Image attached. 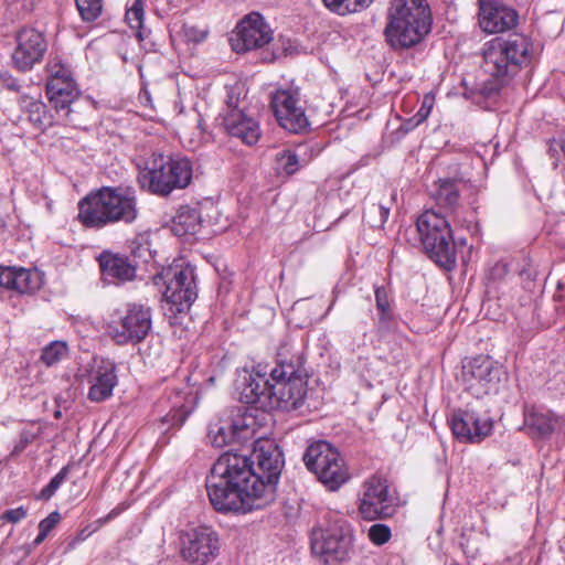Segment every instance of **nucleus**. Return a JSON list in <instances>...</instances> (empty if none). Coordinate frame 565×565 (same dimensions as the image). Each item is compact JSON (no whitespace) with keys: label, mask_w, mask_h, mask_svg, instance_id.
Here are the masks:
<instances>
[{"label":"nucleus","mask_w":565,"mask_h":565,"mask_svg":"<svg viewBox=\"0 0 565 565\" xmlns=\"http://www.w3.org/2000/svg\"><path fill=\"white\" fill-rule=\"evenodd\" d=\"M55 416H56V417H60V416H61V412H56V413H55Z\"/></svg>","instance_id":"6e6d98bb"},{"label":"nucleus","mask_w":565,"mask_h":565,"mask_svg":"<svg viewBox=\"0 0 565 565\" xmlns=\"http://www.w3.org/2000/svg\"><path fill=\"white\" fill-rule=\"evenodd\" d=\"M313 157V149L307 143H299L294 149H285L276 154L278 168L286 174H294L306 167Z\"/></svg>","instance_id":"cd10ccee"},{"label":"nucleus","mask_w":565,"mask_h":565,"mask_svg":"<svg viewBox=\"0 0 565 565\" xmlns=\"http://www.w3.org/2000/svg\"><path fill=\"white\" fill-rule=\"evenodd\" d=\"M15 40L17 46L12 53L14 67L21 72L32 70L46 52L47 43L44 35L33 28H23L17 33Z\"/></svg>","instance_id":"6ab92c4d"},{"label":"nucleus","mask_w":565,"mask_h":565,"mask_svg":"<svg viewBox=\"0 0 565 565\" xmlns=\"http://www.w3.org/2000/svg\"><path fill=\"white\" fill-rule=\"evenodd\" d=\"M99 266L104 279L108 282L129 281L136 276V267L125 256L104 253L99 257Z\"/></svg>","instance_id":"a878e982"},{"label":"nucleus","mask_w":565,"mask_h":565,"mask_svg":"<svg viewBox=\"0 0 565 565\" xmlns=\"http://www.w3.org/2000/svg\"><path fill=\"white\" fill-rule=\"evenodd\" d=\"M38 271L23 267H0V286L19 294H30L41 287Z\"/></svg>","instance_id":"393cba45"},{"label":"nucleus","mask_w":565,"mask_h":565,"mask_svg":"<svg viewBox=\"0 0 565 565\" xmlns=\"http://www.w3.org/2000/svg\"><path fill=\"white\" fill-rule=\"evenodd\" d=\"M416 227L428 257L445 270H452L457 253L449 221L428 210L418 216Z\"/></svg>","instance_id":"6e6552de"},{"label":"nucleus","mask_w":565,"mask_h":565,"mask_svg":"<svg viewBox=\"0 0 565 565\" xmlns=\"http://www.w3.org/2000/svg\"><path fill=\"white\" fill-rule=\"evenodd\" d=\"M46 95L60 119L64 124H74L71 105L79 96L74 78L60 83H46Z\"/></svg>","instance_id":"5701e85b"},{"label":"nucleus","mask_w":565,"mask_h":565,"mask_svg":"<svg viewBox=\"0 0 565 565\" xmlns=\"http://www.w3.org/2000/svg\"><path fill=\"white\" fill-rule=\"evenodd\" d=\"M248 130H249V147L253 143H257L258 141H262L264 139L260 128H259V124L252 120V118H249Z\"/></svg>","instance_id":"603ef678"},{"label":"nucleus","mask_w":565,"mask_h":565,"mask_svg":"<svg viewBox=\"0 0 565 565\" xmlns=\"http://www.w3.org/2000/svg\"><path fill=\"white\" fill-rule=\"evenodd\" d=\"M88 399L94 403H100L113 395V391L118 383L116 365L106 360L95 361L88 373Z\"/></svg>","instance_id":"4be33fe9"},{"label":"nucleus","mask_w":565,"mask_h":565,"mask_svg":"<svg viewBox=\"0 0 565 565\" xmlns=\"http://www.w3.org/2000/svg\"><path fill=\"white\" fill-rule=\"evenodd\" d=\"M396 498L386 479L373 476L363 482L359 498V512L365 520L391 516Z\"/></svg>","instance_id":"2eb2a0df"},{"label":"nucleus","mask_w":565,"mask_h":565,"mask_svg":"<svg viewBox=\"0 0 565 565\" xmlns=\"http://www.w3.org/2000/svg\"><path fill=\"white\" fill-rule=\"evenodd\" d=\"M28 511L23 507H19L17 509H10L2 513L1 520L10 522V523H18L24 518H26Z\"/></svg>","instance_id":"09e8293b"},{"label":"nucleus","mask_w":565,"mask_h":565,"mask_svg":"<svg viewBox=\"0 0 565 565\" xmlns=\"http://www.w3.org/2000/svg\"><path fill=\"white\" fill-rule=\"evenodd\" d=\"M247 370L243 367L238 371L237 379L234 381L233 397L239 404L228 407L221 416L228 430L234 445L244 446L247 441Z\"/></svg>","instance_id":"a211bd4d"},{"label":"nucleus","mask_w":565,"mask_h":565,"mask_svg":"<svg viewBox=\"0 0 565 565\" xmlns=\"http://www.w3.org/2000/svg\"><path fill=\"white\" fill-rule=\"evenodd\" d=\"M284 465L282 452L271 438L258 436L249 452V512L275 500Z\"/></svg>","instance_id":"20e7f679"},{"label":"nucleus","mask_w":565,"mask_h":565,"mask_svg":"<svg viewBox=\"0 0 565 565\" xmlns=\"http://www.w3.org/2000/svg\"><path fill=\"white\" fill-rule=\"evenodd\" d=\"M255 398V392L249 390V418L253 419V423L249 422V429H252L253 435L256 434L257 429H264L260 436L267 437L266 435L270 431L274 420L270 411L275 407H263Z\"/></svg>","instance_id":"c85d7f7f"},{"label":"nucleus","mask_w":565,"mask_h":565,"mask_svg":"<svg viewBox=\"0 0 565 565\" xmlns=\"http://www.w3.org/2000/svg\"><path fill=\"white\" fill-rule=\"evenodd\" d=\"M303 364V355L297 353L289 361L279 359L275 366L254 365L249 372V390L255 392L256 402L263 407L299 408L306 395Z\"/></svg>","instance_id":"f257e3e1"},{"label":"nucleus","mask_w":565,"mask_h":565,"mask_svg":"<svg viewBox=\"0 0 565 565\" xmlns=\"http://www.w3.org/2000/svg\"><path fill=\"white\" fill-rule=\"evenodd\" d=\"M211 504L221 513L247 512V455L228 450L211 468L206 479Z\"/></svg>","instance_id":"f03ea898"},{"label":"nucleus","mask_w":565,"mask_h":565,"mask_svg":"<svg viewBox=\"0 0 565 565\" xmlns=\"http://www.w3.org/2000/svg\"><path fill=\"white\" fill-rule=\"evenodd\" d=\"M228 110L224 116L223 126L226 132L239 139L244 145L247 143V116L246 105L244 99L235 98L233 95L228 96L227 100Z\"/></svg>","instance_id":"bb28decb"},{"label":"nucleus","mask_w":565,"mask_h":565,"mask_svg":"<svg viewBox=\"0 0 565 565\" xmlns=\"http://www.w3.org/2000/svg\"><path fill=\"white\" fill-rule=\"evenodd\" d=\"M136 190L130 186H103L78 202V220L89 228L115 223H134L139 214Z\"/></svg>","instance_id":"7ed1b4c3"},{"label":"nucleus","mask_w":565,"mask_h":565,"mask_svg":"<svg viewBox=\"0 0 565 565\" xmlns=\"http://www.w3.org/2000/svg\"><path fill=\"white\" fill-rule=\"evenodd\" d=\"M377 312H379V320L376 322L377 332L381 334L391 332L396 326V321H395L394 315L392 312V309H388L385 311H377Z\"/></svg>","instance_id":"a18cd8bd"},{"label":"nucleus","mask_w":565,"mask_h":565,"mask_svg":"<svg viewBox=\"0 0 565 565\" xmlns=\"http://www.w3.org/2000/svg\"><path fill=\"white\" fill-rule=\"evenodd\" d=\"M61 521V514L58 511H53L39 523V534L33 541L35 546L40 545L49 535V533Z\"/></svg>","instance_id":"79ce46f5"},{"label":"nucleus","mask_w":565,"mask_h":565,"mask_svg":"<svg viewBox=\"0 0 565 565\" xmlns=\"http://www.w3.org/2000/svg\"><path fill=\"white\" fill-rule=\"evenodd\" d=\"M66 343L62 341H53L43 349L41 354V361L45 365L52 366L60 362L64 356H66Z\"/></svg>","instance_id":"e433bc0d"},{"label":"nucleus","mask_w":565,"mask_h":565,"mask_svg":"<svg viewBox=\"0 0 565 565\" xmlns=\"http://www.w3.org/2000/svg\"><path fill=\"white\" fill-rule=\"evenodd\" d=\"M232 50L236 53L247 51V15H244L228 35Z\"/></svg>","instance_id":"f704fd0d"},{"label":"nucleus","mask_w":565,"mask_h":565,"mask_svg":"<svg viewBox=\"0 0 565 565\" xmlns=\"http://www.w3.org/2000/svg\"><path fill=\"white\" fill-rule=\"evenodd\" d=\"M145 17L143 1L135 0L132 7L127 10L126 19L134 29H141Z\"/></svg>","instance_id":"c03bdc74"},{"label":"nucleus","mask_w":565,"mask_h":565,"mask_svg":"<svg viewBox=\"0 0 565 565\" xmlns=\"http://www.w3.org/2000/svg\"><path fill=\"white\" fill-rule=\"evenodd\" d=\"M524 427L533 437L548 438L562 424L563 419L552 411L541 406H524Z\"/></svg>","instance_id":"b1692460"},{"label":"nucleus","mask_w":565,"mask_h":565,"mask_svg":"<svg viewBox=\"0 0 565 565\" xmlns=\"http://www.w3.org/2000/svg\"><path fill=\"white\" fill-rule=\"evenodd\" d=\"M151 309L139 303H128L110 316L108 335L117 344L139 343L151 330Z\"/></svg>","instance_id":"f8f14e48"},{"label":"nucleus","mask_w":565,"mask_h":565,"mask_svg":"<svg viewBox=\"0 0 565 565\" xmlns=\"http://www.w3.org/2000/svg\"><path fill=\"white\" fill-rule=\"evenodd\" d=\"M431 24V11L426 0H392L384 33L393 49H409L430 32Z\"/></svg>","instance_id":"39448f33"},{"label":"nucleus","mask_w":565,"mask_h":565,"mask_svg":"<svg viewBox=\"0 0 565 565\" xmlns=\"http://www.w3.org/2000/svg\"><path fill=\"white\" fill-rule=\"evenodd\" d=\"M507 373L501 363L489 355H477L463 365L465 387L476 397L498 393L499 385Z\"/></svg>","instance_id":"ddd939ff"},{"label":"nucleus","mask_w":565,"mask_h":565,"mask_svg":"<svg viewBox=\"0 0 565 565\" xmlns=\"http://www.w3.org/2000/svg\"><path fill=\"white\" fill-rule=\"evenodd\" d=\"M168 401L170 403V411L163 417V422L179 427L190 414L186 406V396L181 391H175L168 396Z\"/></svg>","instance_id":"2f4dec72"},{"label":"nucleus","mask_w":565,"mask_h":565,"mask_svg":"<svg viewBox=\"0 0 565 565\" xmlns=\"http://www.w3.org/2000/svg\"><path fill=\"white\" fill-rule=\"evenodd\" d=\"M448 425L455 438L465 444L481 443L493 430V420L488 415L469 407L455 409Z\"/></svg>","instance_id":"f3484780"},{"label":"nucleus","mask_w":565,"mask_h":565,"mask_svg":"<svg viewBox=\"0 0 565 565\" xmlns=\"http://www.w3.org/2000/svg\"><path fill=\"white\" fill-rule=\"evenodd\" d=\"M392 531L388 525L384 523H376L370 526L367 531L369 540L377 546H381L390 541Z\"/></svg>","instance_id":"37998d69"},{"label":"nucleus","mask_w":565,"mask_h":565,"mask_svg":"<svg viewBox=\"0 0 565 565\" xmlns=\"http://www.w3.org/2000/svg\"><path fill=\"white\" fill-rule=\"evenodd\" d=\"M434 198L440 207L455 211L459 202V183L454 179H439L436 182Z\"/></svg>","instance_id":"c756f323"},{"label":"nucleus","mask_w":565,"mask_h":565,"mask_svg":"<svg viewBox=\"0 0 565 565\" xmlns=\"http://www.w3.org/2000/svg\"><path fill=\"white\" fill-rule=\"evenodd\" d=\"M519 21L518 12L498 0H479V25L494 34L513 29Z\"/></svg>","instance_id":"aec40b11"},{"label":"nucleus","mask_w":565,"mask_h":565,"mask_svg":"<svg viewBox=\"0 0 565 565\" xmlns=\"http://www.w3.org/2000/svg\"><path fill=\"white\" fill-rule=\"evenodd\" d=\"M374 296L377 311H385L391 309V301L385 287H376Z\"/></svg>","instance_id":"de8ad7c7"},{"label":"nucleus","mask_w":565,"mask_h":565,"mask_svg":"<svg viewBox=\"0 0 565 565\" xmlns=\"http://www.w3.org/2000/svg\"><path fill=\"white\" fill-rule=\"evenodd\" d=\"M180 556L190 564L205 565L220 551L218 534L206 525L191 527L180 534Z\"/></svg>","instance_id":"4468645a"},{"label":"nucleus","mask_w":565,"mask_h":565,"mask_svg":"<svg viewBox=\"0 0 565 565\" xmlns=\"http://www.w3.org/2000/svg\"><path fill=\"white\" fill-rule=\"evenodd\" d=\"M354 533L351 524L340 515H331L324 523L312 529L310 542L315 555L327 563H344L354 555Z\"/></svg>","instance_id":"1a4fd4ad"},{"label":"nucleus","mask_w":565,"mask_h":565,"mask_svg":"<svg viewBox=\"0 0 565 565\" xmlns=\"http://www.w3.org/2000/svg\"><path fill=\"white\" fill-rule=\"evenodd\" d=\"M302 459L307 469L330 491L339 490L350 480L349 468L343 457L328 441L310 444Z\"/></svg>","instance_id":"9d476101"},{"label":"nucleus","mask_w":565,"mask_h":565,"mask_svg":"<svg viewBox=\"0 0 565 565\" xmlns=\"http://www.w3.org/2000/svg\"><path fill=\"white\" fill-rule=\"evenodd\" d=\"M423 120H419L418 116L415 114L414 116L405 119L402 125L399 126V131H402L404 135L408 134L409 131L414 130L416 127H418Z\"/></svg>","instance_id":"864d4df0"},{"label":"nucleus","mask_w":565,"mask_h":565,"mask_svg":"<svg viewBox=\"0 0 565 565\" xmlns=\"http://www.w3.org/2000/svg\"><path fill=\"white\" fill-rule=\"evenodd\" d=\"M11 88H13V89H18V86H17L15 84H12V85H11Z\"/></svg>","instance_id":"5fc2aeb1"},{"label":"nucleus","mask_w":565,"mask_h":565,"mask_svg":"<svg viewBox=\"0 0 565 565\" xmlns=\"http://www.w3.org/2000/svg\"><path fill=\"white\" fill-rule=\"evenodd\" d=\"M532 43L521 34L494 38L482 46V67L499 81H507L531 62Z\"/></svg>","instance_id":"0eeeda50"},{"label":"nucleus","mask_w":565,"mask_h":565,"mask_svg":"<svg viewBox=\"0 0 565 565\" xmlns=\"http://www.w3.org/2000/svg\"><path fill=\"white\" fill-rule=\"evenodd\" d=\"M390 211L391 207L385 204L372 203L366 207L364 218L367 220V223L372 227L380 228L386 223L390 216Z\"/></svg>","instance_id":"c9c22d12"},{"label":"nucleus","mask_w":565,"mask_h":565,"mask_svg":"<svg viewBox=\"0 0 565 565\" xmlns=\"http://www.w3.org/2000/svg\"><path fill=\"white\" fill-rule=\"evenodd\" d=\"M70 472V466H64L45 486L40 494L38 495V499L42 500H49L51 499L54 493L57 491V489L61 487V484L66 480Z\"/></svg>","instance_id":"a19ab883"},{"label":"nucleus","mask_w":565,"mask_h":565,"mask_svg":"<svg viewBox=\"0 0 565 565\" xmlns=\"http://www.w3.org/2000/svg\"><path fill=\"white\" fill-rule=\"evenodd\" d=\"M192 163L185 157H169L153 152L139 169L138 183L151 194L168 196L185 189L192 180Z\"/></svg>","instance_id":"423d86ee"},{"label":"nucleus","mask_w":565,"mask_h":565,"mask_svg":"<svg viewBox=\"0 0 565 565\" xmlns=\"http://www.w3.org/2000/svg\"><path fill=\"white\" fill-rule=\"evenodd\" d=\"M509 273L508 264L504 262H497L488 273V278L491 280H501L503 279Z\"/></svg>","instance_id":"8fccbe9b"},{"label":"nucleus","mask_w":565,"mask_h":565,"mask_svg":"<svg viewBox=\"0 0 565 565\" xmlns=\"http://www.w3.org/2000/svg\"><path fill=\"white\" fill-rule=\"evenodd\" d=\"M201 226L200 213L195 209L181 207L173 218V232L177 235L195 234Z\"/></svg>","instance_id":"7c9ffc66"},{"label":"nucleus","mask_w":565,"mask_h":565,"mask_svg":"<svg viewBox=\"0 0 565 565\" xmlns=\"http://www.w3.org/2000/svg\"><path fill=\"white\" fill-rule=\"evenodd\" d=\"M374 0H322L326 8L339 15H347L367 8Z\"/></svg>","instance_id":"473e14b6"},{"label":"nucleus","mask_w":565,"mask_h":565,"mask_svg":"<svg viewBox=\"0 0 565 565\" xmlns=\"http://www.w3.org/2000/svg\"><path fill=\"white\" fill-rule=\"evenodd\" d=\"M183 34L188 41H191L194 43H200L206 39V36L209 34V30L206 28L201 29L196 25L184 24L183 25Z\"/></svg>","instance_id":"49530a36"},{"label":"nucleus","mask_w":565,"mask_h":565,"mask_svg":"<svg viewBox=\"0 0 565 565\" xmlns=\"http://www.w3.org/2000/svg\"><path fill=\"white\" fill-rule=\"evenodd\" d=\"M274 31L259 12H249V61L270 63L276 58L268 47Z\"/></svg>","instance_id":"412c9836"},{"label":"nucleus","mask_w":565,"mask_h":565,"mask_svg":"<svg viewBox=\"0 0 565 565\" xmlns=\"http://www.w3.org/2000/svg\"><path fill=\"white\" fill-rule=\"evenodd\" d=\"M25 103L30 121L39 127L45 126L50 122L46 105L44 103L38 99H30Z\"/></svg>","instance_id":"58836bf2"},{"label":"nucleus","mask_w":565,"mask_h":565,"mask_svg":"<svg viewBox=\"0 0 565 565\" xmlns=\"http://www.w3.org/2000/svg\"><path fill=\"white\" fill-rule=\"evenodd\" d=\"M46 83H60L73 78L70 67L63 64L58 58H52L46 64Z\"/></svg>","instance_id":"4c0bfd02"},{"label":"nucleus","mask_w":565,"mask_h":565,"mask_svg":"<svg viewBox=\"0 0 565 565\" xmlns=\"http://www.w3.org/2000/svg\"><path fill=\"white\" fill-rule=\"evenodd\" d=\"M228 430L225 428V424L220 417L216 422H212L209 425L207 438L213 447L223 448L225 446L234 445Z\"/></svg>","instance_id":"72a5a7b5"},{"label":"nucleus","mask_w":565,"mask_h":565,"mask_svg":"<svg viewBox=\"0 0 565 565\" xmlns=\"http://www.w3.org/2000/svg\"><path fill=\"white\" fill-rule=\"evenodd\" d=\"M160 278L166 285V315L177 316L186 312L198 297L193 267L184 263H174L162 270Z\"/></svg>","instance_id":"9b49d317"},{"label":"nucleus","mask_w":565,"mask_h":565,"mask_svg":"<svg viewBox=\"0 0 565 565\" xmlns=\"http://www.w3.org/2000/svg\"><path fill=\"white\" fill-rule=\"evenodd\" d=\"M75 2L84 21H95L102 13V0H75Z\"/></svg>","instance_id":"ea45409f"},{"label":"nucleus","mask_w":565,"mask_h":565,"mask_svg":"<svg viewBox=\"0 0 565 565\" xmlns=\"http://www.w3.org/2000/svg\"><path fill=\"white\" fill-rule=\"evenodd\" d=\"M270 108L281 128L300 134L309 126L298 89H276L270 93Z\"/></svg>","instance_id":"dca6fc26"},{"label":"nucleus","mask_w":565,"mask_h":565,"mask_svg":"<svg viewBox=\"0 0 565 565\" xmlns=\"http://www.w3.org/2000/svg\"><path fill=\"white\" fill-rule=\"evenodd\" d=\"M433 107H434V97H431L429 95L424 96V98L422 100V105L416 113L419 120L425 121L428 118V116L430 115Z\"/></svg>","instance_id":"3c124183"}]
</instances>
